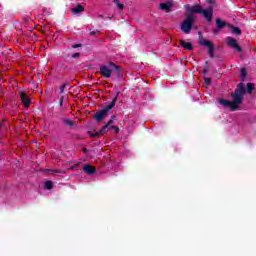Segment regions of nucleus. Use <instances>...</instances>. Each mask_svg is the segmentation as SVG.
Here are the masks:
<instances>
[{"instance_id":"f257e3e1","label":"nucleus","mask_w":256,"mask_h":256,"mask_svg":"<svg viewBox=\"0 0 256 256\" xmlns=\"http://www.w3.org/2000/svg\"><path fill=\"white\" fill-rule=\"evenodd\" d=\"M119 95H121L120 91L116 93V96L112 99L110 104L106 105L102 110L94 113L93 117L96 123H101V121H103V119H105L109 115L111 109H113V107H115V105L117 104V99L119 98Z\"/></svg>"},{"instance_id":"f03ea898","label":"nucleus","mask_w":256,"mask_h":256,"mask_svg":"<svg viewBox=\"0 0 256 256\" xmlns=\"http://www.w3.org/2000/svg\"><path fill=\"white\" fill-rule=\"evenodd\" d=\"M246 93H247V90L245 88V84L241 82L236 86L234 93L231 94V98H232L231 102L234 109H236V111L237 109H239V105L243 103V97L245 96Z\"/></svg>"},{"instance_id":"7ed1b4c3","label":"nucleus","mask_w":256,"mask_h":256,"mask_svg":"<svg viewBox=\"0 0 256 256\" xmlns=\"http://www.w3.org/2000/svg\"><path fill=\"white\" fill-rule=\"evenodd\" d=\"M188 13H198L199 15H203L208 23H211L213 20V7H208L203 9V7L199 4L188 7Z\"/></svg>"},{"instance_id":"20e7f679","label":"nucleus","mask_w":256,"mask_h":256,"mask_svg":"<svg viewBox=\"0 0 256 256\" xmlns=\"http://www.w3.org/2000/svg\"><path fill=\"white\" fill-rule=\"evenodd\" d=\"M194 23H195V16H193V14L187 15L186 19L180 25L181 31H183V33H185L186 35H189V33H191V29H193Z\"/></svg>"},{"instance_id":"39448f33","label":"nucleus","mask_w":256,"mask_h":256,"mask_svg":"<svg viewBox=\"0 0 256 256\" xmlns=\"http://www.w3.org/2000/svg\"><path fill=\"white\" fill-rule=\"evenodd\" d=\"M114 70H115L114 68H111V66H109V62H108V65L100 66L99 73L102 77H104V79H110V77L113 75Z\"/></svg>"},{"instance_id":"423d86ee","label":"nucleus","mask_w":256,"mask_h":256,"mask_svg":"<svg viewBox=\"0 0 256 256\" xmlns=\"http://www.w3.org/2000/svg\"><path fill=\"white\" fill-rule=\"evenodd\" d=\"M199 43L202 45V47H208V54L210 59H215V44L209 40H201Z\"/></svg>"},{"instance_id":"0eeeda50","label":"nucleus","mask_w":256,"mask_h":256,"mask_svg":"<svg viewBox=\"0 0 256 256\" xmlns=\"http://www.w3.org/2000/svg\"><path fill=\"white\" fill-rule=\"evenodd\" d=\"M227 41V45L228 47H232L233 49H235V51H237L238 53H242L243 52V48H241L239 46V43H237V40L231 36H228L226 38Z\"/></svg>"},{"instance_id":"6e6552de","label":"nucleus","mask_w":256,"mask_h":256,"mask_svg":"<svg viewBox=\"0 0 256 256\" xmlns=\"http://www.w3.org/2000/svg\"><path fill=\"white\" fill-rule=\"evenodd\" d=\"M109 125H104L98 132L96 131H88V135L89 137H92L93 139L95 138H99L103 135H105V133H107V131H109Z\"/></svg>"},{"instance_id":"1a4fd4ad","label":"nucleus","mask_w":256,"mask_h":256,"mask_svg":"<svg viewBox=\"0 0 256 256\" xmlns=\"http://www.w3.org/2000/svg\"><path fill=\"white\" fill-rule=\"evenodd\" d=\"M109 67L110 69H114L117 79H121V77H123V68H121V66L115 64V62H109Z\"/></svg>"},{"instance_id":"9d476101","label":"nucleus","mask_w":256,"mask_h":256,"mask_svg":"<svg viewBox=\"0 0 256 256\" xmlns=\"http://www.w3.org/2000/svg\"><path fill=\"white\" fill-rule=\"evenodd\" d=\"M60 121L65 127H68V129H77V122L70 118H61Z\"/></svg>"},{"instance_id":"9b49d317","label":"nucleus","mask_w":256,"mask_h":256,"mask_svg":"<svg viewBox=\"0 0 256 256\" xmlns=\"http://www.w3.org/2000/svg\"><path fill=\"white\" fill-rule=\"evenodd\" d=\"M20 99L25 107V109L31 107V99H29V96L25 92H20Z\"/></svg>"},{"instance_id":"f8f14e48","label":"nucleus","mask_w":256,"mask_h":256,"mask_svg":"<svg viewBox=\"0 0 256 256\" xmlns=\"http://www.w3.org/2000/svg\"><path fill=\"white\" fill-rule=\"evenodd\" d=\"M172 7H173V2L171 1L159 4V9H161V11H165L166 13H171Z\"/></svg>"},{"instance_id":"ddd939ff","label":"nucleus","mask_w":256,"mask_h":256,"mask_svg":"<svg viewBox=\"0 0 256 256\" xmlns=\"http://www.w3.org/2000/svg\"><path fill=\"white\" fill-rule=\"evenodd\" d=\"M218 102L220 103V105H223L225 109H231V111H236L235 107L233 106V102L226 99H219Z\"/></svg>"},{"instance_id":"4468645a","label":"nucleus","mask_w":256,"mask_h":256,"mask_svg":"<svg viewBox=\"0 0 256 256\" xmlns=\"http://www.w3.org/2000/svg\"><path fill=\"white\" fill-rule=\"evenodd\" d=\"M83 171L87 175H95V172L97 171V168H95V166H92L90 164H84Z\"/></svg>"},{"instance_id":"2eb2a0df","label":"nucleus","mask_w":256,"mask_h":256,"mask_svg":"<svg viewBox=\"0 0 256 256\" xmlns=\"http://www.w3.org/2000/svg\"><path fill=\"white\" fill-rule=\"evenodd\" d=\"M229 25V23H226L224 20H221V18H216L217 29H225V27H229Z\"/></svg>"},{"instance_id":"dca6fc26","label":"nucleus","mask_w":256,"mask_h":256,"mask_svg":"<svg viewBox=\"0 0 256 256\" xmlns=\"http://www.w3.org/2000/svg\"><path fill=\"white\" fill-rule=\"evenodd\" d=\"M180 45L183 47V49H186L187 51H193V44H191L190 42L180 40Z\"/></svg>"},{"instance_id":"f3484780","label":"nucleus","mask_w":256,"mask_h":256,"mask_svg":"<svg viewBox=\"0 0 256 256\" xmlns=\"http://www.w3.org/2000/svg\"><path fill=\"white\" fill-rule=\"evenodd\" d=\"M230 31H232L233 35H241V28L233 25H228Z\"/></svg>"},{"instance_id":"a211bd4d","label":"nucleus","mask_w":256,"mask_h":256,"mask_svg":"<svg viewBox=\"0 0 256 256\" xmlns=\"http://www.w3.org/2000/svg\"><path fill=\"white\" fill-rule=\"evenodd\" d=\"M245 79H247V68L244 67L240 69V81L243 83Z\"/></svg>"},{"instance_id":"6ab92c4d","label":"nucleus","mask_w":256,"mask_h":256,"mask_svg":"<svg viewBox=\"0 0 256 256\" xmlns=\"http://www.w3.org/2000/svg\"><path fill=\"white\" fill-rule=\"evenodd\" d=\"M85 11V7H83V5L78 4L75 8L72 9V13H74V15H77V13H81Z\"/></svg>"},{"instance_id":"aec40b11","label":"nucleus","mask_w":256,"mask_h":256,"mask_svg":"<svg viewBox=\"0 0 256 256\" xmlns=\"http://www.w3.org/2000/svg\"><path fill=\"white\" fill-rule=\"evenodd\" d=\"M255 89V84L253 83H247V93L248 95H251L253 93V90Z\"/></svg>"},{"instance_id":"412c9836","label":"nucleus","mask_w":256,"mask_h":256,"mask_svg":"<svg viewBox=\"0 0 256 256\" xmlns=\"http://www.w3.org/2000/svg\"><path fill=\"white\" fill-rule=\"evenodd\" d=\"M113 3L120 9V11H123L125 9V5L119 3V0H113Z\"/></svg>"},{"instance_id":"4be33fe9","label":"nucleus","mask_w":256,"mask_h":256,"mask_svg":"<svg viewBox=\"0 0 256 256\" xmlns=\"http://www.w3.org/2000/svg\"><path fill=\"white\" fill-rule=\"evenodd\" d=\"M45 189H48V191H51L53 189V182L48 180L45 182Z\"/></svg>"},{"instance_id":"5701e85b","label":"nucleus","mask_w":256,"mask_h":256,"mask_svg":"<svg viewBox=\"0 0 256 256\" xmlns=\"http://www.w3.org/2000/svg\"><path fill=\"white\" fill-rule=\"evenodd\" d=\"M109 129H113L114 130V135H117L120 131L118 126H110Z\"/></svg>"},{"instance_id":"b1692460","label":"nucleus","mask_w":256,"mask_h":256,"mask_svg":"<svg viewBox=\"0 0 256 256\" xmlns=\"http://www.w3.org/2000/svg\"><path fill=\"white\" fill-rule=\"evenodd\" d=\"M67 83H64L62 86H60V95H62V93H65V89L67 88Z\"/></svg>"},{"instance_id":"393cba45","label":"nucleus","mask_w":256,"mask_h":256,"mask_svg":"<svg viewBox=\"0 0 256 256\" xmlns=\"http://www.w3.org/2000/svg\"><path fill=\"white\" fill-rule=\"evenodd\" d=\"M204 83H205V85H206L207 87H209V85H211V78L205 77V78H204Z\"/></svg>"},{"instance_id":"a878e982","label":"nucleus","mask_w":256,"mask_h":256,"mask_svg":"<svg viewBox=\"0 0 256 256\" xmlns=\"http://www.w3.org/2000/svg\"><path fill=\"white\" fill-rule=\"evenodd\" d=\"M79 57H81V53L76 52L72 55V59H79Z\"/></svg>"},{"instance_id":"bb28decb","label":"nucleus","mask_w":256,"mask_h":256,"mask_svg":"<svg viewBox=\"0 0 256 256\" xmlns=\"http://www.w3.org/2000/svg\"><path fill=\"white\" fill-rule=\"evenodd\" d=\"M207 67H209V62L208 61H206V67L203 70L204 74L209 73V69Z\"/></svg>"},{"instance_id":"cd10ccee","label":"nucleus","mask_w":256,"mask_h":256,"mask_svg":"<svg viewBox=\"0 0 256 256\" xmlns=\"http://www.w3.org/2000/svg\"><path fill=\"white\" fill-rule=\"evenodd\" d=\"M51 173H65V171L60 170V169H54V170H50Z\"/></svg>"},{"instance_id":"c85d7f7f","label":"nucleus","mask_w":256,"mask_h":256,"mask_svg":"<svg viewBox=\"0 0 256 256\" xmlns=\"http://www.w3.org/2000/svg\"><path fill=\"white\" fill-rule=\"evenodd\" d=\"M79 47H83V44H73L72 49H79Z\"/></svg>"},{"instance_id":"c756f323","label":"nucleus","mask_w":256,"mask_h":256,"mask_svg":"<svg viewBox=\"0 0 256 256\" xmlns=\"http://www.w3.org/2000/svg\"><path fill=\"white\" fill-rule=\"evenodd\" d=\"M63 101H65V96H61L60 98V101H59L60 107H63Z\"/></svg>"},{"instance_id":"7c9ffc66","label":"nucleus","mask_w":256,"mask_h":256,"mask_svg":"<svg viewBox=\"0 0 256 256\" xmlns=\"http://www.w3.org/2000/svg\"><path fill=\"white\" fill-rule=\"evenodd\" d=\"M97 33H99V30L91 31V32H90V35H91L92 37H95V36L97 35Z\"/></svg>"},{"instance_id":"2f4dec72","label":"nucleus","mask_w":256,"mask_h":256,"mask_svg":"<svg viewBox=\"0 0 256 256\" xmlns=\"http://www.w3.org/2000/svg\"><path fill=\"white\" fill-rule=\"evenodd\" d=\"M207 3H210V5H212V7H215V0H206Z\"/></svg>"},{"instance_id":"473e14b6","label":"nucleus","mask_w":256,"mask_h":256,"mask_svg":"<svg viewBox=\"0 0 256 256\" xmlns=\"http://www.w3.org/2000/svg\"><path fill=\"white\" fill-rule=\"evenodd\" d=\"M106 125H108L109 128L112 127V126H113V119H110V120L107 122Z\"/></svg>"},{"instance_id":"72a5a7b5","label":"nucleus","mask_w":256,"mask_h":256,"mask_svg":"<svg viewBox=\"0 0 256 256\" xmlns=\"http://www.w3.org/2000/svg\"><path fill=\"white\" fill-rule=\"evenodd\" d=\"M219 31H221V29L219 28L214 29L213 30L214 35H219Z\"/></svg>"},{"instance_id":"f704fd0d","label":"nucleus","mask_w":256,"mask_h":256,"mask_svg":"<svg viewBox=\"0 0 256 256\" xmlns=\"http://www.w3.org/2000/svg\"><path fill=\"white\" fill-rule=\"evenodd\" d=\"M88 151L87 148H83V153H88Z\"/></svg>"},{"instance_id":"c9c22d12","label":"nucleus","mask_w":256,"mask_h":256,"mask_svg":"<svg viewBox=\"0 0 256 256\" xmlns=\"http://www.w3.org/2000/svg\"><path fill=\"white\" fill-rule=\"evenodd\" d=\"M111 119H115V116H111Z\"/></svg>"}]
</instances>
